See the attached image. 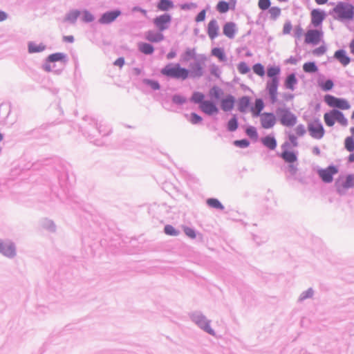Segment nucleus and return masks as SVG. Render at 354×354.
Segmentation results:
<instances>
[{
	"instance_id": "obj_63",
	"label": "nucleus",
	"mask_w": 354,
	"mask_h": 354,
	"mask_svg": "<svg viewBox=\"0 0 354 354\" xmlns=\"http://www.w3.org/2000/svg\"><path fill=\"white\" fill-rule=\"evenodd\" d=\"M326 51V48L325 46H321L318 48H316L313 50V54L316 56H321L324 55Z\"/></svg>"
},
{
	"instance_id": "obj_34",
	"label": "nucleus",
	"mask_w": 354,
	"mask_h": 354,
	"mask_svg": "<svg viewBox=\"0 0 354 354\" xmlns=\"http://www.w3.org/2000/svg\"><path fill=\"white\" fill-rule=\"evenodd\" d=\"M66 54L63 53H55L50 55L47 58L48 62H66Z\"/></svg>"
},
{
	"instance_id": "obj_42",
	"label": "nucleus",
	"mask_w": 354,
	"mask_h": 354,
	"mask_svg": "<svg viewBox=\"0 0 354 354\" xmlns=\"http://www.w3.org/2000/svg\"><path fill=\"white\" fill-rule=\"evenodd\" d=\"M204 97L205 96L202 93L196 91L192 94L190 100L194 103L199 104L201 105L203 102H205Z\"/></svg>"
},
{
	"instance_id": "obj_3",
	"label": "nucleus",
	"mask_w": 354,
	"mask_h": 354,
	"mask_svg": "<svg viewBox=\"0 0 354 354\" xmlns=\"http://www.w3.org/2000/svg\"><path fill=\"white\" fill-rule=\"evenodd\" d=\"M189 318L200 329L207 334L215 336L216 333L211 327L212 321L209 319L202 312L194 311L190 313Z\"/></svg>"
},
{
	"instance_id": "obj_30",
	"label": "nucleus",
	"mask_w": 354,
	"mask_h": 354,
	"mask_svg": "<svg viewBox=\"0 0 354 354\" xmlns=\"http://www.w3.org/2000/svg\"><path fill=\"white\" fill-rule=\"evenodd\" d=\"M46 49L45 45L43 44H36L34 42H29L28 44V50L29 53H40Z\"/></svg>"
},
{
	"instance_id": "obj_54",
	"label": "nucleus",
	"mask_w": 354,
	"mask_h": 354,
	"mask_svg": "<svg viewBox=\"0 0 354 354\" xmlns=\"http://www.w3.org/2000/svg\"><path fill=\"white\" fill-rule=\"evenodd\" d=\"M246 134L252 139H257L258 138L257 131L254 127H249L245 130Z\"/></svg>"
},
{
	"instance_id": "obj_18",
	"label": "nucleus",
	"mask_w": 354,
	"mask_h": 354,
	"mask_svg": "<svg viewBox=\"0 0 354 354\" xmlns=\"http://www.w3.org/2000/svg\"><path fill=\"white\" fill-rule=\"evenodd\" d=\"M199 107L203 113L208 115H212L218 112V109L216 104L209 100H205L202 104L199 105Z\"/></svg>"
},
{
	"instance_id": "obj_56",
	"label": "nucleus",
	"mask_w": 354,
	"mask_h": 354,
	"mask_svg": "<svg viewBox=\"0 0 354 354\" xmlns=\"http://www.w3.org/2000/svg\"><path fill=\"white\" fill-rule=\"evenodd\" d=\"M203 120L202 117L196 113H192L190 114V117L189 118V121L193 124H198L201 123Z\"/></svg>"
},
{
	"instance_id": "obj_26",
	"label": "nucleus",
	"mask_w": 354,
	"mask_h": 354,
	"mask_svg": "<svg viewBox=\"0 0 354 354\" xmlns=\"http://www.w3.org/2000/svg\"><path fill=\"white\" fill-rule=\"evenodd\" d=\"M40 225L43 229L52 233L55 232L57 229L55 223L52 220L46 218L41 220Z\"/></svg>"
},
{
	"instance_id": "obj_20",
	"label": "nucleus",
	"mask_w": 354,
	"mask_h": 354,
	"mask_svg": "<svg viewBox=\"0 0 354 354\" xmlns=\"http://www.w3.org/2000/svg\"><path fill=\"white\" fill-rule=\"evenodd\" d=\"M235 99L232 95H228L226 97L223 98L221 102V106L224 111H230L234 105Z\"/></svg>"
},
{
	"instance_id": "obj_49",
	"label": "nucleus",
	"mask_w": 354,
	"mask_h": 354,
	"mask_svg": "<svg viewBox=\"0 0 354 354\" xmlns=\"http://www.w3.org/2000/svg\"><path fill=\"white\" fill-rule=\"evenodd\" d=\"M143 83L145 85L150 86L153 90L156 91L159 90L160 88V85L158 81L150 80V79H144Z\"/></svg>"
},
{
	"instance_id": "obj_45",
	"label": "nucleus",
	"mask_w": 354,
	"mask_h": 354,
	"mask_svg": "<svg viewBox=\"0 0 354 354\" xmlns=\"http://www.w3.org/2000/svg\"><path fill=\"white\" fill-rule=\"evenodd\" d=\"M81 15L82 21L85 23L92 22L95 19L94 16L88 10H83L82 12H81Z\"/></svg>"
},
{
	"instance_id": "obj_10",
	"label": "nucleus",
	"mask_w": 354,
	"mask_h": 354,
	"mask_svg": "<svg viewBox=\"0 0 354 354\" xmlns=\"http://www.w3.org/2000/svg\"><path fill=\"white\" fill-rule=\"evenodd\" d=\"M324 32L319 29H310L305 34V42L313 45L318 44L323 37Z\"/></svg>"
},
{
	"instance_id": "obj_60",
	"label": "nucleus",
	"mask_w": 354,
	"mask_h": 354,
	"mask_svg": "<svg viewBox=\"0 0 354 354\" xmlns=\"http://www.w3.org/2000/svg\"><path fill=\"white\" fill-rule=\"evenodd\" d=\"M183 231L185 234L191 239H195L196 237V231L193 228L185 227Z\"/></svg>"
},
{
	"instance_id": "obj_8",
	"label": "nucleus",
	"mask_w": 354,
	"mask_h": 354,
	"mask_svg": "<svg viewBox=\"0 0 354 354\" xmlns=\"http://www.w3.org/2000/svg\"><path fill=\"white\" fill-rule=\"evenodd\" d=\"M308 130L310 136L317 140L322 139L325 133L324 127L319 120L309 122Z\"/></svg>"
},
{
	"instance_id": "obj_17",
	"label": "nucleus",
	"mask_w": 354,
	"mask_h": 354,
	"mask_svg": "<svg viewBox=\"0 0 354 354\" xmlns=\"http://www.w3.org/2000/svg\"><path fill=\"white\" fill-rule=\"evenodd\" d=\"M311 15V24L315 28H318L322 26L323 21L325 19L326 14L324 11L319 9H314L310 12Z\"/></svg>"
},
{
	"instance_id": "obj_27",
	"label": "nucleus",
	"mask_w": 354,
	"mask_h": 354,
	"mask_svg": "<svg viewBox=\"0 0 354 354\" xmlns=\"http://www.w3.org/2000/svg\"><path fill=\"white\" fill-rule=\"evenodd\" d=\"M235 24L227 22L223 26V34L227 37L232 39L234 37Z\"/></svg>"
},
{
	"instance_id": "obj_21",
	"label": "nucleus",
	"mask_w": 354,
	"mask_h": 354,
	"mask_svg": "<svg viewBox=\"0 0 354 354\" xmlns=\"http://www.w3.org/2000/svg\"><path fill=\"white\" fill-rule=\"evenodd\" d=\"M218 25L216 19H212L207 26V34L211 39H215L218 36Z\"/></svg>"
},
{
	"instance_id": "obj_35",
	"label": "nucleus",
	"mask_w": 354,
	"mask_h": 354,
	"mask_svg": "<svg viewBox=\"0 0 354 354\" xmlns=\"http://www.w3.org/2000/svg\"><path fill=\"white\" fill-rule=\"evenodd\" d=\"M303 70L306 73H314L318 71V67L314 62H308L303 65Z\"/></svg>"
},
{
	"instance_id": "obj_46",
	"label": "nucleus",
	"mask_w": 354,
	"mask_h": 354,
	"mask_svg": "<svg viewBox=\"0 0 354 354\" xmlns=\"http://www.w3.org/2000/svg\"><path fill=\"white\" fill-rule=\"evenodd\" d=\"M342 186L345 189H349L354 187V174H348L346 177L345 181Z\"/></svg>"
},
{
	"instance_id": "obj_33",
	"label": "nucleus",
	"mask_w": 354,
	"mask_h": 354,
	"mask_svg": "<svg viewBox=\"0 0 354 354\" xmlns=\"http://www.w3.org/2000/svg\"><path fill=\"white\" fill-rule=\"evenodd\" d=\"M333 113L335 114L334 116H335V122H337L338 123H339L341 125H342L344 127H346L348 125V120L344 117V115L343 114L342 112H341L340 111H339L337 109H333Z\"/></svg>"
},
{
	"instance_id": "obj_16",
	"label": "nucleus",
	"mask_w": 354,
	"mask_h": 354,
	"mask_svg": "<svg viewBox=\"0 0 354 354\" xmlns=\"http://www.w3.org/2000/svg\"><path fill=\"white\" fill-rule=\"evenodd\" d=\"M290 147V144L289 142H284L281 148L283 149V152L281 153V158L284 160L285 162L288 163H293L297 160V155L292 152L288 151L287 149Z\"/></svg>"
},
{
	"instance_id": "obj_25",
	"label": "nucleus",
	"mask_w": 354,
	"mask_h": 354,
	"mask_svg": "<svg viewBox=\"0 0 354 354\" xmlns=\"http://www.w3.org/2000/svg\"><path fill=\"white\" fill-rule=\"evenodd\" d=\"M198 59L195 48H187L185 53L181 55L180 60L182 62H187L190 59L196 60Z\"/></svg>"
},
{
	"instance_id": "obj_55",
	"label": "nucleus",
	"mask_w": 354,
	"mask_h": 354,
	"mask_svg": "<svg viewBox=\"0 0 354 354\" xmlns=\"http://www.w3.org/2000/svg\"><path fill=\"white\" fill-rule=\"evenodd\" d=\"M186 101H187V100L185 97H183L180 95H178V94H175L172 97V102L174 104H178V105H182V104H185L186 102Z\"/></svg>"
},
{
	"instance_id": "obj_53",
	"label": "nucleus",
	"mask_w": 354,
	"mask_h": 354,
	"mask_svg": "<svg viewBox=\"0 0 354 354\" xmlns=\"http://www.w3.org/2000/svg\"><path fill=\"white\" fill-rule=\"evenodd\" d=\"M209 93L212 97L218 100L222 94V90L219 87L214 86L210 89Z\"/></svg>"
},
{
	"instance_id": "obj_48",
	"label": "nucleus",
	"mask_w": 354,
	"mask_h": 354,
	"mask_svg": "<svg viewBox=\"0 0 354 354\" xmlns=\"http://www.w3.org/2000/svg\"><path fill=\"white\" fill-rule=\"evenodd\" d=\"M319 86L322 88V89L323 91H330L333 88L334 83H333V80L329 79L323 82H319Z\"/></svg>"
},
{
	"instance_id": "obj_59",
	"label": "nucleus",
	"mask_w": 354,
	"mask_h": 354,
	"mask_svg": "<svg viewBox=\"0 0 354 354\" xmlns=\"http://www.w3.org/2000/svg\"><path fill=\"white\" fill-rule=\"evenodd\" d=\"M270 0H259L258 6L262 10H266L270 7Z\"/></svg>"
},
{
	"instance_id": "obj_52",
	"label": "nucleus",
	"mask_w": 354,
	"mask_h": 354,
	"mask_svg": "<svg viewBox=\"0 0 354 354\" xmlns=\"http://www.w3.org/2000/svg\"><path fill=\"white\" fill-rule=\"evenodd\" d=\"M164 232L166 234L170 236H178L179 231L176 230L172 225H167L165 226Z\"/></svg>"
},
{
	"instance_id": "obj_1",
	"label": "nucleus",
	"mask_w": 354,
	"mask_h": 354,
	"mask_svg": "<svg viewBox=\"0 0 354 354\" xmlns=\"http://www.w3.org/2000/svg\"><path fill=\"white\" fill-rule=\"evenodd\" d=\"M330 14L340 21H351L354 18V6L349 3L338 2Z\"/></svg>"
},
{
	"instance_id": "obj_51",
	"label": "nucleus",
	"mask_w": 354,
	"mask_h": 354,
	"mask_svg": "<svg viewBox=\"0 0 354 354\" xmlns=\"http://www.w3.org/2000/svg\"><path fill=\"white\" fill-rule=\"evenodd\" d=\"M237 69L241 74H246L250 71V68L245 62H240L237 66Z\"/></svg>"
},
{
	"instance_id": "obj_15",
	"label": "nucleus",
	"mask_w": 354,
	"mask_h": 354,
	"mask_svg": "<svg viewBox=\"0 0 354 354\" xmlns=\"http://www.w3.org/2000/svg\"><path fill=\"white\" fill-rule=\"evenodd\" d=\"M120 15L121 11L119 10L107 11L101 15L98 22L101 24H109L113 22Z\"/></svg>"
},
{
	"instance_id": "obj_40",
	"label": "nucleus",
	"mask_w": 354,
	"mask_h": 354,
	"mask_svg": "<svg viewBox=\"0 0 354 354\" xmlns=\"http://www.w3.org/2000/svg\"><path fill=\"white\" fill-rule=\"evenodd\" d=\"M268 13L270 15V19L272 21H275L281 15V8L277 6H273L269 8Z\"/></svg>"
},
{
	"instance_id": "obj_37",
	"label": "nucleus",
	"mask_w": 354,
	"mask_h": 354,
	"mask_svg": "<svg viewBox=\"0 0 354 354\" xmlns=\"http://www.w3.org/2000/svg\"><path fill=\"white\" fill-rule=\"evenodd\" d=\"M212 55L216 57L221 62L226 61L224 50L221 48H214L212 50Z\"/></svg>"
},
{
	"instance_id": "obj_36",
	"label": "nucleus",
	"mask_w": 354,
	"mask_h": 354,
	"mask_svg": "<svg viewBox=\"0 0 354 354\" xmlns=\"http://www.w3.org/2000/svg\"><path fill=\"white\" fill-rule=\"evenodd\" d=\"M334 115L333 109L324 115V120L327 126L333 127L335 124V119Z\"/></svg>"
},
{
	"instance_id": "obj_50",
	"label": "nucleus",
	"mask_w": 354,
	"mask_h": 354,
	"mask_svg": "<svg viewBox=\"0 0 354 354\" xmlns=\"http://www.w3.org/2000/svg\"><path fill=\"white\" fill-rule=\"evenodd\" d=\"M253 71L255 74L263 77L265 75V69L261 64H255L252 67Z\"/></svg>"
},
{
	"instance_id": "obj_61",
	"label": "nucleus",
	"mask_w": 354,
	"mask_h": 354,
	"mask_svg": "<svg viewBox=\"0 0 354 354\" xmlns=\"http://www.w3.org/2000/svg\"><path fill=\"white\" fill-rule=\"evenodd\" d=\"M256 111L261 112L264 108V103L262 99L259 98L255 100L254 106L253 107Z\"/></svg>"
},
{
	"instance_id": "obj_11",
	"label": "nucleus",
	"mask_w": 354,
	"mask_h": 354,
	"mask_svg": "<svg viewBox=\"0 0 354 354\" xmlns=\"http://www.w3.org/2000/svg\"><path fill=\"white\" fill-rule=\"evenodd\" d=\"M338 172L337 168L334 165H330L326 169H320L317 173L321 179L326 183H330L333 180V175Z\"/></svg>"
},
{
	"instance_id": "obj_2",
	"label": "nucleus",
	"mask_w": 354,
	"mask_h": 354,
	"mask_svg": "<svg viewBox=\"0 0 354 354\" xmlns=\"http://www.w3.org/2000/svg\"><path fill=\"white\" fill-rule=\"evenodd\" d=\"M162 75L176 80H185L189 75V71L180 66V64H168L160 70Z\"/></svg>"
},
{
	"instance_id": "obj_23",
	"label": "nucleus",
	"mask_w": 354,
	"mask_h": 354,
	"mask_svg": "<svg viewBox=\"0 0 354 354\" xmlns=\"http://www.w3.org/2000/svg\"><path fill=\"white\" fill-rule=\"evenodd\" d=\"M145 38L151 42H160L164 39V35L161 32H157L153 30L147 32Z\"/></svg>"
},
{
	"instance_id": "obj_5",
	"label": "nucleus",
	"mask_w": 354,
	"mask_h": 354,
	"mask_svg": "<svg viewBox=\"0 0 354 354\" xmlns=\"http://www.w3.org/2000/svg\"><path fill=\"white\" fill-rule=\"evenodd\" d=\"M0 254L8 259H15L17 255L15 243L9 239L0 238Z\"/></svg>"
},
{
	"instance_id": "obj_6",
	"label": "nucleus",
	"mask_w": 354,
	"mask_h": 354,
	"mask_svg": "<svg viewBox=\"0 0 354 354\" xmlns=\"http://www.w3.org/2000/svg\"><path fill=\"white\" fill-rule=\"evenodd\" d=\"M324 101L330 107L342 110H348L351 108V105L346 100L338 98L331 95H326Z\"/></svg>"
},
{
	"instance_id": "obj_22",
	"label": "nucleus",
	"mask_w": 354,
	"mask_h": 354,
	"mask_svg": "<svg viewBox=\"0 0 354 354\" xmlns=\"http://www.w3.org/2000/svg\"><path fill=\"white\" fill-rule=\"evenodd\" d=\"M261 143L270 150L277 147V140L273 136L268 135L261 139Z\"/></svg>"
},
{
	"instance_id": "obj_58",
	"label": "nucleus",
	"mask_w": 354,
	"mask_h": 354,
	"mask_svg": "<svg viewBox=\"0 0 354 354\" xmlns=\"http://www.w3.org/2000/svg\"><path fill=\"white\" fill-rule=\"evenodd\" d=\"M236 147L244 149L250 145V142L247 139L237 140L234 142Z\"/></svg>"
},
{
	"instance_id": "obj_43",
	"label": "nucleus",
	"mask_w": 354,
	"mask_h": 354,
	"mask_svg": "<svg viewBox=\"0 0 354 354\" xmlns=\"http://www.w3.org/2000/svg\"><path fill=\"white\" fill-rule=\"evenodd\" d=\"M280 73V68L279 66H270L267 68V75L272 78H278L277 75Z\"/></svg>"
},
{
	"instance_id": "obj_47",
	"label": "nucleus",
	"mask_w": 354,
	"mask_h": 354,
	"mask_svg": "<svg viewBox=\"0 0 354 354\" xmlns=\"http://www.w3.org/2000/svg\"><path fill=\"white\" fill-rule=\"evenodd\" d=\"M344 147L349 152H353L354 151V138L353 136H348L345 139Z\"/></svg>"
},
{
	"instance_id": "obj_62",
	"label": "nucleus",
	"mask_w": 354,
	"mask_h": 354,
	"mask_svg": "<svg viewBox=\"0 0 354 354\" xmlns=\"http://www.w3.org/2000/svg\"><path fill=\"white\" fill-rule=\"evenodd\" d=\"M295 133L298 136H303L306 133V130L304 124H299L295 129Z\"/></svg>"
},
{
	"instance_id": "obj_39",
	"label": "nucleus",
	"mask_w": 354,
	"mask_h": 354,
	"mask_svg": "<svg viewBox=\"0 0 354 354\" xmlns=\"http://www.w3.org/2000/svg\"><path fill=\"white\" fill-rule=\"evenodd\" d=\"M315 293L314 290L312 288H309L308 290L303 291L298 299V301L302 302L306 299H310L313 297Z\"/></svg>"
},
{
	"instance_id": "obj_7",
	"label": "nucleus",
	"mask_w": 354,
	"mask_h": 354,
	"mask_svg": "<svg viewBox=\"0 0 354 354\" xmlns=\"http://www.w3.org/2000/svg\"><path fill=\"white\" fill-rule=\"evenodd\" d=\"M205 60L206 57L204 55H198V59L189 64V75L192 77H201L203 75L202 62H204Z\"/></svg>"
},
{
	"instance_id": "obj_44",
	"label": "nucleus",
	"mask_w": 354,
	"mask_h": 354,
	"mask_svg": "<svg viewBox=\"0 0 354 354\" xmlns=\"http://www.w3.org/2000/svg\"><path fill=\"white\" fill-rule=\"evenodd\" d=\"M216 9L221 13H225L230 9V3L225 1H220L217 3Z\"/></svg>"
},
{
	"instance_id": "obj_41",
	"label": "nucleus",
	"mask_w": 354,
	"mask_h": 354,
	"mask_svg": "<svg viewBox=\"0 0 354 354\" xmlns=\"http://www.w3.org/2000/svg\"><path fill=\"white\" fill-rule=\"evenodd\" d=\"M239 127L238 120L236 115H234L227 122V129L230 132L235 131Z\"/></svg>"
},
{
	"instance_id": "obj_12",
	"label": "nucleus",
	"mask_w": 354,
	"mask_h": 354,
	"mask_svg": "<svg viewBox=\"0 0 354 354\" xmlns=\"http://www.w3.org/2000/svg\"><path fill=\"white\" fill-rule=\"evenodd\" d=\"M11 112V106L8 104H1L0 105V124L11 125L14 121L9 118Z\"/></svg>"
},
{
	"instance_id": "obj_64",
	"label": "nucleus",
	"mask_w": 354,
	"mask_h": 354,
	"mask_svg": "<svg viewBox=\"0 0 354 354\" xmlns=\"http://www.w3.org/2000/svg\"><path fill=\"white\" fill-rule=\"evenodd\" d=\"M304 35V29L300 26L295 28L294 35L296 38H300Z\"/></svg>"
},
{
	"instance_id": "obj_29",
	"label": "nucleus",
	"mask_w": 354,
	"mask_h": 354,
	"mask_svg": "<svg viewBox=\"0 0 354 354\" xmlns=\"http://www.w3.org/2000/svg\"><path fill=\"white\" fill-rule=\"evenodd\" d=\"M174 7V3L171 0H160L157 5L158 9L161 11H168Z\"/></svg>"
},
{
	"instance_id": "obj_28",
	"label": "nucleus",
	"mask_w": 354,
	"mask_h": 354,
	"mask_svg": "<svg viewBox=\"0 0 354 354\" xmlns=\"http://www.w3.org/2000/svg\"><path fill=\"white\" fill-rule=\"evenodd\" d=\"M298 80L295 73H291L287 76L285 80V86L291 91L295 90V86L297 84Z\"/></svg>"
},
{
	"instance_id": "obj_9",
	"label": "nucleus",
	"mask_w": 354,
	"mask_h": 354,
	"mask_svg": "<svg viewBox=\"0 0 354 354\" xmlns=\"http://www.w3.org/2000/svg\"><path fill=\"white\" fill-rule=\"evenodd\" d=\"M171 21V16L169 14L165 13L156 17L153 22L160 32H163L169 28Z\"/></svg>"
},
{
	"instance_id": "obj_32",
	"label": "nucleus",
	"mask_w": 354,
	"mask_h": 354,
	"mask_svg": "<svg viewBox=\"0 0 354 354\" xmlns=\"http://www.w3.org/2000/svg\"><path fill=\"white\" fill-rule=\"evenodd\" d=\"M250 104V98L248 96H243L238 101V110L241 112H245Z\"/></svg>"
},
{
	"instance_id": "obj_38",
	"label": "nucleus",
	"mask_w": 354,
	"mask_h": 354,
	"mask_svg": "<svg viewBox=\"0 0 354 354\" xmlns=\"http://www.w3.org/2000/svg\"><path fill=\"white\" fill-rule=\"evenodd\" d=\"M207 204L214 209H219V210H223L224 206L222 205V203L216 198H208L207 200Z\"/></svg>"
},
{
	"instance_id": "obj_57",
	"label": "nucleus",
	"mask_w": 354,
	"mask_h": 354,
	"mask_svg": "<svg viewBox=\"0 0 354 354\" xmlns=\"http://www.w3.org/2000/svg\"><path fill=\"white\" fill-rule=\"evenodd\" d=\"M209 72H210L211 75H212L213 76H214L216 77H220V75H221L220 68L217 65H216L214 64H212L209 66Z\"/></svg>"
},
{
	"instance_id": "obj_31",
	"label": "nucleus",
	"mask_w": 354,
	"mask_h": 354,
	"mask_svg": "<svg viewBox=\"0 0 354 354\" xmlns=\"http://www.w3.org/2000/svg\"><path fill=\"white\" fill-rule=\"evenodd\" d=\"M138 49L145 55H151L154 51V48L151 44L144 42L138 44Z\"/></svg>"
},
{
	"instance_id": "obj_14",
	"label": "nucleus",
	"mask_w": 354,
	"mask_h": 354,
	"mask_svg": "<svg viewBox=\"0 0 354 354\" xmlns=\"http://www.w3.org/2000/svg\"><path fill=\"white\" fill-rule=\"evenodd\" d=\"M277 119V115L273 113H262L261 114V124L263 129H270L275 125Z\"/></svg>"
},
{
	"instance_id": "obj_4",
	"label": "nucleus",
	"mask_w": 354,
	"mask_h": 354,
	"mask_svg": "<svg viewBox=\"0 0 354 354\" xmlns=\"http://www.w3.org/2000/svg\"><path fill=\"white\" fill-rule=\"evenodd\" d=\"M275 114L280 123L284 127H292L297 124V116L285 106L277 107Z\"/></svg>"
},
{
	"instance_id": "obj_24",
	"label": "nucleus",
	"mask_w": 354,
	"mask_h": 354,
	"mask_svg": "<svg viewBox=\"0 0 354 354\" xmlns=\"http://www.w3.org/2000/svg\"><path fill=\"white\" fill-rule=\"evenodd\" d=\"M81 15V11L78 10H72L65 15L64 21L71 24H75L77 18Z\"/></svg>"
},
{
	"instance_id": "obj_19",
	"label": "nucleus",
	"mask_w": 354,
	"mask_h": 354,
	"mask_svg": "<svg viewBox=\"0 0 354 354\" xmlns=\"http://www.w3.org/2000/svg\"><path fill=\"white\" fill-rule=\"evenodd\" d=\"M334 58L338 60L344 66H347L351 62L350 57L346 55V52L344 49L335 51Z\"/></svg>"
},
{
	"instance_id": "obj_13",
	"label": "nucleus",
	"mask_w": 354,
	"mask_h": 354,
	"mask_svg": "<svg viewBox=\"0 0 354 354\" xmlns=\"http://www.w3.org/2000/svg\"><path fill=\"white\" fill-rule=\"evenodd\" d=\"M279 86V78L271 79L266 84V89L268 90L270 102L274 104L277 101V89Z\"/></svg>"
}]
</instances>
